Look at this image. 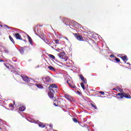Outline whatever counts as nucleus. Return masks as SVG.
I'll list each match as a JSON object with an SVG mask.
<instances>
[{
    "mask_svg": "<svg viewBox=\"0 0 131 131\" xmlns=\"http://www.w3.org/2000/svg\"><path fill=\"white\" fill-rule=\"evenodd\" d=\"M119 91L120 93H118L116 96H120V97H117V99H123V98H125L126 99H131L130 95L123 92V90L122 89L120 88Z\"/></svg>",
    "mask_w": 131,
    "mask_h": 131,
    "instance_id": "f257e3e1",
    "label": "nucleus"
},
{
    "mask_svg": "<svg viewBox=\"0 0 131 131\" xmlns=\"http://www.w3.org/2000/svg\"><path fill=\"white\" fill-rule=\"evenodd\" d=\"M21 77L23 79L24 81L29 83V84H33V79L29 78L28 77L25 75L21 76Z\"/></svg>",
    "mask_w": 131,
    "mask_h": 131,
    "instance_id": "f03ea898",
    "label": "nucleus"
},
{
    "mask_svg": "<svg viewBox=\"0 0 131 131\" xmlns=\"http://www.w3.org/2000/svg\"><path fill=\"white\" fill-rule=\"evenodd\" d=\"M58 57H59L60 59L64 60V61H67V60H68V56H66L64 52L58 54Z\"/></svg>",
    "mask_w": 131,
    "mask_h": 131,
    "instance_id": "7ed1b4c3",
    "label": "nucleus"
},
{
    "mask_svg": "<svg viewBox=\"0 0 131 131\" xmlns=\"http://www.w3.org/2000/svg\"><path fill=\"white\" fill-rule=\"evenodd\" d=\"M75 37L79 41H83V38L82 36L79 35L78 33H75L74 34Z\"/></svg>",
    "mask_w": 131,
    "mask_h": 131,
    "instance_id": "20e7f679",
    "label": "nucleus"
},
{
    "mask_svg": "<svg viewBox=\"0 0 131 131\" xmlns=\"http://www.w3.org/2000/svg\"><path fill=\"white\" fill-rule=\"evenodd\" d=\"M54 89H58V86L56 84H52L48 87L49 91H54Z\"/></svg>",
    "mask_w": 131,
    "mask_h": 131,
    "instance_id": "39448f33",
    "label": "nucleus"
},
{
    "mask_svg": "<svg viewBox=\"0 0 131 131\" xmlns=\"http://www.w3.org/2000/svg\"><path fill=\"white\" fill-rule=\"evenodd\" d=\"M64 98H66V99H67V100H69V101H72L73 100L72 97H71L69 94H65Z\"/></svg>",
    "mask_w": 131,
    "mask_h": 131,
    "instance_id": "423d86ee",
    "label": "nucleus"
},
{
    "mask_svg": "<svg viewBox=\"0 0 131 131\" xmlns=\"http://www.w3.org/2000/svg\"><path fill=\"white\" fill-rule=\"evenodd\" d=\"M79 78H80L81 80L83 82V83H86V79H84V77L82 75H79Z\"/></svg>",
    "mask_w": 131,
    "mask_h": 131,
    "instance_id": "0eeeda50",
    "label": "nucleus"
},
{
    "mask_svg": "<svg viewBox=\"0 0 131 131\" xmlns=\"http://www.w3.org/2000/svg\"><path fill=\"white\" fill-rule=\"evenodd\" d=\"M14 37L16 39H22V37H21V35L19 33H16L14 35Z\"/></svg>",
    "mask_w": 131,
    "mask_h": 131,
    "instance_id": "6e6552de",
    "label": "nucleus"
},
{
    "mask_svg": "<svg viewBox=\"0 0 131 131\" xmlns=\"http://www.w3.org/2000/svg\"><path fill=\"white\" fill-rule=\"evenodd\" d=\"M48 96L50 99H53V98H54V93L52 92V91L50 90L48 92Z\"/></svg>",
    "mask_w": 131,
    "mask_h": 131,
    "instance_id": "1a4fd4ad",
    "label": "nucleus"
},
{
    "mask_svg": "<svg viewBox=\"0 0 131 131\" xmlns=\"http://www.w3.org/2000/svg\"><path fill=\"white\" fill-rule=\"evenodd\" d=\"M27 37H28V39H29V41L30 45H31V46H33V41H32V39L31 38V37H30V36L28 35Z\"/></svg>",
    "mask_w": 131,
    "mask_h": 131,
    "instance_id": "9d476101",
    "label": "nucleus"
},
{
    "mask_svg": "<svg viewBox=\"0 0 131 131\" xmlns=\"http://www.w3.org/2000/svg\"><path fill=\"white\" fill-rule=\"evenodd\" d=\"M121 58L122 60H123V61H124V62H127V61H128V58H127V56H126V55L122 56Z\"/></svg>",
    "mask_w": 131,
    "mask_h": 131,
    "instance_id": "9b49d317",
    "label": "nucleus"
},
{
    "mask_svg": "<svg viewBox=\"0 0 131 131\" xmlns=\"http://www.w3.org/2000/svg\"><path fill=\"white\" fill-rule=\"evenodd\" d=\"M38 126H39V127H41L42 128H43V127H46V125L43 124V123H41L39 121H38Z\"/></svg>",
    "mask_w": 131,
    "mask_h": 131,
    "instance_id": "f8f14e48",
    "label": "nucleus"
},
{
    "mask_svg": "<svg viewBox=\"0 0 131 131\" xmlns=\"http://www.w3.org/2000/svg\"><path fill=\"white\" fill-rule=\"evenodd\" d=\"M46 82L47 83L51 82V78L49 76H47L45 78Z\"/></svg>",
    "mask_w": 131,
    "mask_h": 131,
    "instance_id": "ddd939ff",
    "label": "nucleus"
},
{
    "mask_svg": "<svg viewBox=\"0 0 131 131\" xmlns=\"http://www.w3.org/2000/svg\"><path fill=\"white\" fill-rule=\"evenodd\" d=\"M68 84H69V85L72 88V89H75V88H76V86L74 85H72L70 83L69 81H67Z\"/></svg>",
    "mask_w": 131,
    "mask_h": 131,
    "instance_id": "4468645a",
    "label": "nucleus"
},
{
    "mask_svg": "<svg viewBox=\"0 0 131 131\" xmlns=\"http://www.w3.org/2000/svg\"><path fill=\"white\" fill-rule=\"evenodd\" d=\"M48 69H49L50 70H52V71H56V69L53 66H49Z\"/></svg>",
    "mask_w": 131,
    "mask_h": 131,
    "instance_id": "2eb2a0df",
    "label": "nucleus"
},
{
    "mask_svg": "<svg viewBox=\"0 0 131 131\" xmlns=\"http://www.w3.org/2000/svg\"><path fill=\"white\" fill-rule=\"evenodd\" d=\"M25 106H20L19 108V111H21V112H23V111H25Z\"/></svg>",
    "mask_w": 131,
    "mask_h": 131,
    "instance_id": "dca6fc26",
    "label": "nucleus"
},
{
    "mask_svg": "<svg viewBox=\"0 0 131 131\" xmlns=\"http://www.w3.org/2000/svg\"><path fill=\"white\" fill-rule=\"evenodd\" d=\"M91 107H92V108H94L95 109H97V106H96V105L93 103H91Z\"/></svg>",
    "mask_w": 131,
    "mask_h": 131,
    "instance_id": "f3484780",
    "label": "nucleus"
},
{
    "mask_svg": "<svg viewBox=\"0 0 131 131\" xmlns=\"http://www.w3.org/2000/svg\"><path fill=\"white\" fill-rule=\"evenodd\" d=\"M9 37L11 41H12L13 43H15V40H14V39L13 38V37H12V36H9Z\"/></svg>",
    "mask_w": 131,
    "mask_h": 131,
    "instance_id": "a211bd4d",
    "label": "nucleus"
},
{
    "mask_svg": "<svg viewBox=\"0 0 131 131\" xmlns=\"http://www.w3.org/2000/svg\"><path fill=\"white\" fill-rule=\"evenodd\" d=\"M48 56L49 57L51 58V59H53V60H55V59H56V57H55V56L52 54H49Z\"/></svg>",
    "mask_w": 131,
    "mask_h": 131,
    "instance_id": "6ab92c4d",
    "label": "nucleus"
},
{
    "mask_svg": "<svg viewBox=\"0 0 131 131\" xmlns=\"http://www.w3.org/2000/svg\"><path fill=\"white\" fill-rule=\"evenodd\" d=\"M73 121H74V122H75V123H77L78 122V120H77V118H73Z\"/></svg>",
    "mask_w": 131,
    "mask_h": 131,
    "instance_id": "aec40b11",
    "label": "nucleus"
},
{
    "mask_svg": "<svg viewBox=\"0 0 131 131\" xmlns=\"http://www.w3.org/2000/svg\"><path fill=\"white\" fill-rule=\"evenodd\" d=\"M53 105H54V106H55L56 107H58V104H57V100H55L54 101Z\"/></svg>",
    "mask_w": 131,
    "mask_h": 131,
    "instance_id": "412c9836",
    "label": "nucleus"
},
{
    "mask_svg": "<svg viewBox=\"0 0 131 131\" xmlns=\"http://www.w3.org/2000/svg\"><path fill=\"white\" fill-rule=\"evenodd\" d=\"M81 86L83 89V90H85V88L84 87V84L83 83H81Z\"/></svg>",
    "mask_w": 131,
    "mask_h": 131,
    "instance_id": "4be33fe9",
    "label": "nucleus"
},
{
    "mask_svg": "<svg viewBox=\"0 0 131 131\" xmlns=\"http://www.w3.org/2000/svg\"><path fill=\"white\" fill-rule=\"evenodd\" d=\"M37 87L38 88V89H42V88H43V86H42L40 84H37Z\"/></svg>",
    "mask_w": 131,
    "mask_h": 131,
    "instance_id": "5701e85b",
    "label": "nucleus"
},
{
    "mask_svg": "<svg viewBox=\"0 0 131 131\" xmlns=\"http://www.w3.org/2000/svg\"><path fill=\"white\" fill-rule=\"evenodd\" d=\"M57 106H61V101L59 100H57Z\"/></svg>",
    "mask_w": 131,
    "mask_h": 131,
    "instance_id": "b1692460",
    "label": "nucleus"
},
{
    "mask_svg": "<svg viewBox=\"0 0 131 131\" xmlns=\"http://www.w3.org/2000/svg\"><path fill=\"white\" fill-rule=\"evenodd\" d=\"M115 61H116V62H120V59H119V58H117V57H116L115 58Z\"/></svg>",
    "mask_w": 131,
    "mask_h": 131,
    "instance_id": "393cba45",
    "label": "nucleus"
},
{
    "mask_svg": "<svg viewBox=\"0 0 131 131\" xmlns=\"http://www.w3.org/2000/svg\"><path fill=\"white\" fill-rule=\"evenodd\" d=\"M4 27H5V29H9L10 28V27L9 26H8L7 25H5Z\"/></svg>",
    "mask_w": 131,
    "mask_h": 131,
    "instance_id": "a878e982",
    "label": "nucleus"
},
{
    "mask_svg": "<svg viewBox=\"0 0 131 131\" xmlns=\"http://www.w3.org/2000/svg\"><path fill=\"white\" fill-rule=\"evenodd\" d=\"M99 94H101V95H104L105 94V92H103V91H100L99 92Z\"/></svg>",
    "mask_w": 131,
    "mask_h": 131,
    "instance_id": "bb28decb",
    "label": "nucleus"
},
{
    "mask_svg": "<svg viewBox=\"0 0 131 131\" xmlns=\"http://www.w3.org/2000/svg\"><path fill=\"white\" fill-rule=\"evenodd\" d=\"M9 106L10 107H11V108H13L14 107V105L12 103H10L9 104Z\"/></svg>",
    "mask_w": 131,
    "mask_h": 131,
    "instance_id": "cd10ccee",
    "label": "nucleus"
},
{
    "mask_svg": "<svg viewBox=\"0 0 131 131\" xmlns=\"http://www.w3.org/2000/svg\"><path fill=\"white\" fill-rule=\"evenodd\" d=\"M53 93H57V90L53 89V91H51Z\"/></svg>",
    "mask_w": 131,
    "mask_h": 131,
    "instance_id": "c85d7f7f",
    "label": "nucleus"
},
{
    "mask_svg": "<svg viewBox=\"0 0 131 131\" xmlns=\"http://www.w3.org/2000/svg\"><path fill=\"white\" fill-rule=\"evenodd\" d=\"M55 43H59V40L58 39L55 40Z\"/></svg>",
    "mask_w": 131,
    "mask_h": 131,
    "instance_id": "c756f323",
    "label": "nucleus"
},
{
    "mask_svg": "<svg viewBox=\"0 0 131 131\" xmlns=\"http://www.w3.org/2000/svg\"><path fill=\"white\" fill-rule=\"evenodd\" d=\"M5 66L7 68V69H9L10 67L9 66H7L6 64H5Z\"/></svg>",
    "mask_w": 131,
    "mask_h": 131,
    "instance_id": "7c9ffc66",
    "label": "nucleus"
},
{
    "mask_svg": "<svg viewBox=\"0 0 131 131\" xmlns=\"http://www.w3.org/2000/svg\"><path fill=\"white\" fill-rule=\"evenodd\" d=\"M110 57L111 58H113V57H114V55L112 54V55H110Z\"/></svg>",
    "mask_w": 131,
    "mask_h": 131,
    "instance_id": "2f4dec72",
    "label": "nucleus"
},
{
    "mask_svg": "<svg viewBox=\"0 0 131 131\" xmlns=\"http://www.w3.org/2000/svg\"><path fill=\"white\" fill-rule=\"evenodd\" d=\"M113 91H118L116 88H114V89H113Z\"/></svg>",
    "mask_w": 131,
    "mask_h": 131,
    "instance_id": "473e14b6",
    "label": "nucleus"
},
{
    "mask_svg": "<svg viewBox=\"0 0 131 131\" xmlns=\"http://www.w3.org/2000/svg\"><path fill=\"white\" fill-rule=\"evenodd\" d=\"M64 38L68 40V41H69V39L67 37H64Z\"/></svg>",
    "mask_w": 131,
    "mask_h": 131,
    "instance_id": "72a5a7b5",
    "label": "nucleus"
},
{
    "mask_svg": "<svg viewBox=\"0 0 131 131\" xmlns=\"http://www.w3.org/2000/svg\"><path fill=\"white\" fill-rule=\"evenodd\" d=\"M0 62H5V61L3 59H0Z\"/></svg>",
    "mask_w": 131,
    "mask_h": 131,
    "instance_id": "f704fd0d",
    "label": "nucleus"
},
{
    "mask_svg": "<svg viewBox=\"0 0 131 131\" xmlns=\"http://www.w3.org/2000/svg\"><path fill=\"white\" fill-rule=\"evenodd\" d=\"M50 127H53V125L51 124L49 125Z\"/></svg>",
    "mask_w": 131,
    "mask_h": 131,
    "instance_id": "c9c22d12",
    "label": "nucleus"
},
{
    "mask_svg": "<svg viewBox=\"0 0 131 131\" xmlns=\"http://www.w3.org/2000/svg\"><path fill=\"white\" fill-rule=\"evenodd\" d=\"M0 121H3V120L2 119H0Z\"/></svg>",
    "mask_w": 131,
    "mask_h": 131,
    "instance_id": "e433bc0d",
    "label": "nucleus"
},
{
    "mask_svg": "<svg viewBox=\"0 0 131 131\" xmlns=\"http://www.w3.org/2000/svg\"><path fill=\"white\" fill-rule=\"evenodd\" d=\"M127 64H129V62H127Z\"/></svg>",
    "mask_w": 131,
    "mask_h": 131,
    "instance_id": "4c0bfd02",
    "label": "nucleus"
},
{
    "mask_svg": "<svg viewBox=\"0 0 131 131\" xmlns=\"http://www.w3.org/2000/svg\"><path fill=\"white\" fill-rule=\"evenodd\" d=\"M0 129H1V127H0Z\"/></svg>",
    "mask_w": 131,
    "mask_h": 131,
    "instance_id": "58836bf2",
    "label": "nucleus"
}]
</instances>
